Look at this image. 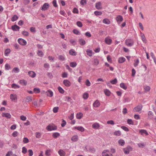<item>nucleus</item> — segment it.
<instances>
[{
    "label": "nucleus",
    "mask_w": 156,
    "mask_h": 156,
    "mask_svg": "<svg viewBox=\"0 0 156 156\" xmlns=\"http://www.w3.org/2000/svg\"><path fill=\"white\" fill-rule=\"evenodd\" d=\"M58 153L60 156H65L66 154L65 152L62 149H60L58 151Z\"/></svg>",
    "instance_id": "2eb2a0df"
},
{
    "label": "nucleus",
    "mask_w": 156,
    "mask_h": 156,
    "mask_svg": "<svg viewBox=\"0 0 156 156\" xmlns=\"http://www.w3.org/2000/svg\"><path fill=\"white\" fill-rule=\"evenodd\" d=\"M20 83L21 84L26 85L27 84V82L24 80H20Z\"/></svg>",
    "instance_id": "7c9ffc66"
},
{
    "label": "nucleus",
    "mask_w": 156,
    "mask_h": 156,
    "mask_svg": "<svg viewBox=\"0 0 156 156\" xmlns=\"http://www.w3.org/2000/svg\"><path fill=\"white\" fill-rule=\"evenodd\" d=\"M58 59L61 61H64L65 59V57L64 56L62 55H60L58 56Z\"/></svg>",
    "instance_id": "680f3d73"
},
{
    "label": "nucleus",
    "mask_w": 156,
    "mask_h": 156,
    "mask_svg": "<svg viewBox=\"0 0 156 156\" xmlns=\"http://www.w3.org/2000/svg\"><path fill=\"white\" fill-rule=\"evenodd\" d=\"M5 70H8L10 69L11 67L8 63H6L5 65Z\"/></svg>",
    "instance_id": "79ce46f5"
},
{
    "label": "nucleus",
    "mask_w": 156,
    "mask_h": 156,
    "mask_svg": "<svg viewBox=\"0 0 156 156\" xmlns=\"http://www.w3.org/2000/svg\"><path fill=\"white\" fill-rule=\"evenodd\" d=\"M10 98L12 101H15V100L17 99L16 95L14 94H12L10 95Z\"/></svg>",
    "instance_id": "5701e85b"
},
{
    "label": "nucleus",
    "mask_w": 156,
    "mask_h": 156,
    "mask_svg": "<svg viewBox=\"0 0 156 156\" xmlns=\"http://www.w3.org/2000/svg\"><path fill=\"white\" fill-rule=\"evenodd\" d=\"M37 54L40 57H43L44 55V54L41 51H38Z\"/></svg>",
    "instance_id": "8fccbe9b"
},
{
    "label": "nucleus",
    "mask_w": 156,
    "mask_h": 156,
    "mask_svg": "<svg viewBox=\"0 0 156 156\" xmlns=\"http://www.w3.org/2000/svg\"><path fill=\"white\" fill-rule=\"evenodd\" d=\"M104 92L106 96H109L111 94V92L108 89L105 90Z\"/></svg>",
    "instance_id": "473e14b6"
},
{
    "label": "nucleus",
    "mask_w": 156,
    "mask_h": 156,
    "mask_svg": "<svg viewBox=\"0 0 156 156\" xmlns=\"http://www.w3.org/2000/svg\"><path fill=\"white\" fill-rule=\"evenodd\" d=\"M142 106L141 105H139L133 109V111L135 112H139L142 109Z\"/></svg>",
    "instance_id": "0eeeda50"
},
{
    "label": "nucleus",
    "mask_w": 156,
    "mask_h": 156,
    "mask_svg": "<svg viewBox=\"0 0 156 156\" xmlns=\"http://www.w3.org/2000/svg\"><path fill=\"white\" fill-rule=\"evenodd\" d=\"M63 83L67 87H69L71 84L70 82L67 80H65L63 81Z\"/></svg>",
    "instance_id": "1a4fd4ad"
},
{
    "label": "nucleus",
    "mask_w": 156,
    "mask_h": 156,
    "mask_svg": "<svg viewBox=\"0 0 156 156\" xmlns=\"http://www.w3.org/2000/svg\"><path fill=\"white\" fill-rule=\"evenodd\" d=\"M102 156H113L112 154L109 153L108 150H104L102 153Z\"/></svg>",
    "instance_id": "423d86ee"
},
{
    "label": "nucleus",
    "mask_w": 156,
    "mask_h": 156,
    "mask_svg": "<svg viewBox=\"0 0 156 156\" xmlns=\"http://www.w3.org/2000/svg\"><path fill=\"white\" fill-rule=\"evenodd\" d=\"M96 8L98 9H101V3L100 2L96 3L95 5Z\"/></svg>",
    "instance_id": "393cba45"
},
{
    "label": "nucleus",
    "mask_w": 156,
    "mask_h": 156,
    "mask_svg": "<svg viewBox=\"0 0 156 156\" xmlns=\"http://www.w3.org/2000/svg\"><path fill=\"white\" fill-rule=\"evenodd\" d=\"M34 92L35 93L37 94L40 92V90L39 88H34L33 89Z\"/></svg>",
    "instance_id": "a19ab883"
},
{
    "label": "nucleus",
    "mask_w": 156,
    "mask_h": 156,
    "mask_svg": "<svg viewBox=\"0 0 156 156\" xmlns=\"http://www.w3.org/2000/svg\"><path fill=\"white\" fill-rule=\"evenodd\" d=\"M78 136L77 135H75L73 136L71 138V140L73 142L77 141L78 140Z\"/></svg>",
    "instance_id": "4be33fe9"
},
{
    "label": "nucleus",
    "mask_w": 156,
    "mask_h": 156,
    "mask_svg": "<svg viewBox=\"0 0 156 156\" xmlns=\"http://www.w3.org/2000/svg\"><path fill=\"white\" fill-rule=\"evenodd\" d=\"M73 32L74 34L76 35H79L80 34V33L79 31L76 29H74L73 30Z\"/></svg>",
    "instance_id": "bf43d9fd"
},
{
    "label": "nucleus",
    "mask_w": 156,
    "mask_h": 156,
    "mask_svg": "<svg viewBox=\"0 0 156 156\" xmlns=\"http://www.w3.org/2000/svg\"><path fill=\"white\" fill-rule=\"evenodd\" d=\"M123 151L124 152L125 154H128L129 153V150L128 147L123 148Z\"/></svg>",
    "instance_id": "c756f323"
},
{
    "label": "nucleus",
    "mask_w": 156,
    "mask_h": 156,
    "mask_svg": "<svg viewBox=\"0 0 156 156\" xmlns=\"http://www.w3.org/2000/svg\"><path fill=\"white\" fill-rule=\"evenodd\" d=\"M58 107H56L53 108V111L55 113H56L58 112Z\"/></svg>",
    "instance_id": "6e6d98bb"
},
{
    "label": "nucleus",
    "mask_w": 156,
    "mask_h": 156,
    "mask_svg": "<svg viewBox=\"0 0 156 156\" xmlns=\"http://www.w3.org/2000/svg\"><path fill=\"white\" fill-rule=\"evenodd\" d=\"M120 87L125 90H126L127 88V87L124 83H121L120 84Z\"/></svg>",
    "instance_id": "cd10ccee"
},
{
    "label": "nucleus",
    "mask_w": 156,
    "mask_h": 156,
    "mask_svg": "<svg viewBox=\"0 0 156 156\" xmlns=\"http://www.w3.org/2000/svg\"><path fill=\"white\" fill-rule=\"evenodd\" d=\"M148 117L149 119H153L154 114L151 111H149L148 114Z\"/></svg>",
    "instance_id": "dca6fc26"
},
{
    "label": "nucleus",
    "mask_w": 156,
    "mask_h": 156,
    "mask_svg": "<svg viewBox=\"0 0 156 156\" xmlns=\"http://www.w3.org/2000/svg\"><path fill=\"white\" fill-rule=\"evenodd\" d=\"M52 4L55 7H57L58 5L57 3V2L56 0H54L52 2Z\"/></svg>",
    "instance_id": "e2e57ef3"
},
{
    "label": "nucleus",
    "mask_w": 156,
    "mask_h": 156,
    "mask_svg": "<svg viewBox=\"0 0 156 156\" xmlns=\"http://www.w3.org/2000/svg\"><path fill=\"white\" fill-rule=\"evenodd\" d=\"M2 116L3 117H5L8 119L10 118L11 117V115L9 113H3Z\"/></svg>",
    "instance_id": "a211bd4d"
},
{
    "label": "nucleus",
    "mask_w": 156,
    "mask_h": 156,
    "mask_svg": "<svg viewBox=\"0 0 156 156\" xmlns=\"http://www.w3.org/2000/svg\"><path fill=\"white\" fill-rule=\"evenodd\" d=\"M58 90L59 92L61 94H63L64 93L65 91L61 87L59 86L58 87Z\"/></svg>",
    "instance_id": "ea45409f"
},
{
    "label": "nucleus",
    "mask_w": 156,
    "mask_h": 156,
    "mask_svg": "<svg viewBox=\"0 0 156 156\" xmlns=\"http://www.w3.org/2000/svg\"><path fill=\"white\" fill-rule=\"evenodd\" d=\"M100 105V103L98 100H96L93 103V106L95 108L98 107Z\"/></svg>",
    "instance_id": "f3484780"
},
{
    "label": "nucleus",
    "mask_w": 156,
    "mask_h": 156,
    "mask_svg": "<svg viewBox=\"0 0 156 156\" xmlns=\"http://www.w3.org/2000/svg\"><path fill=\"white\" fill-rule=\"evenodd\" d=\"M139 133L143 136L144 135L146 136L149 135V133L145 129H140L139 130Z\"/></svg>",
    "instance_id": "39448f33"
},
{
    "label": "nucleus",
    "mask_w": 156,
    "mask_h": 156,
    "mask_svg": "<svg viewBox=\"0 0 156 156\" xmlns=\"http://www.w3.org/2000/svg\"><path fill=\"white\" fill-rule=\"evenodd\" d=\"M139 62V59H137L136 61H135L134 63V65L135 67L137 66Z\"/></svg>",
    "instance_id": "4d7b16f0"
},
{
    "label": "nucleus",
    "mask_w": 156,
    "mask_h": 156,
    "mask_svg": "<svg viewBox=\"0 0 156 156\" xmlns=\"http://www.w3.org/2000/svg\"><path fill=\"white\" fill-rule=\"evenodd\" d=\"M79 42L80 44L81 45H83L85 44V41L83 39H80L79 40Z\"/></svg>",
    "instance_id": "c85d7f7f"
},
{
    "label": "nucleus",
    "mask_w": 156,
    "mask_h": 156,
    "mask_svg": "<svg viewBox=\"0 0 156 156\" xmlns=\"http://www.w3.org/2000/svg\"><path fill=\"white\" fill-rule=\"evenodd\" d=\"M94 64L95 65H97L99 63L98 60L97 58H95L93 60Z\"/></svg>",
    "instance_id": "de8ad7c7"
},
{
    "label": "nucleus",
    "mask_w": 156,
    "mask_h": 156,
    "mask_svg": "<svg viewBox=\"0 0 156 156\" xmlns=\"http://www.w3.org/2000/svg\"><path fill=\"white\" fill-rule=\"evenodd\" d=\"M103 22L104 23L106 24H109L110 23V21L107 19H103Z\"/></svg>",
    "instance_id": "f704fd0d"
},
{
    "label": "nucleus",
    "mask_w": 156,
    "mask_h": 156,
    "mask_svg": "<svg viewBox=\"0 0 156 156\" xmlns=\"http://www.w3.org/2000/svg\"><path fill=\"white\" fill-rule=\"evenodd\" d=\"M87 2L86 0H81L80 2V3L81 5H84L86 4Z\"/></svg>",
    "instance_id": "338daca9"
},
{
    "label": "nucleus",
    "mask_w": 156,
    "mask_h": 156,
    "mask_svg": "<svg viewBox=\"0 0 156 156\" xmlns=\"http://www.w3.org/2000/svg\"><path fill=\"white\" fill-rule=\"evenodd\" d=\"M126 61V58L123 57L119 58L118 59V62L119 63H122Z\"/></svg>",
    "instance_id": "b1692460"
},
{
    "label": "nucleus",
    "mask_w": 156,
    "mask_h": 156,
    "mask_svg": "<svg viewBox=\"0 0 156 156\" xmlns=\"http://www.w3.org/2000/svg\"><path fill=\"white\" fill-rule=\"evenodd\" d=\"M69 53L70 55L73 56H76V52L73 49H71L69 51Z\"/></svg>",
    "instance_id": "412c9836"
},
{
    "label": "nucleus",
    "mask_w": 156,
    "mask_h": 156,
    "mask_svg": "<svg viewBox=\"0 0 156 156\" xmlns=\"http://www.w3.org/2000/svg\"><path fill=\"white\" fill-rule=\"evenodd\" d=\"M11 52L10 49L9 48H7L5 51V56H8L9 54Z\"/></svg>",
    "instance_id": "a878e982"
},
{
    "label": "nucleus",
    "mask_w": 156,
    "mask_h": 156,
    "mask_svg": "<svg viewBox=\"0 0 156 156\" xmlns=\"http://www.w3.org/2000/svg\"><path fill=\"white\" fill-rule=\"evenodd\" d=\"M49 4L48 3H44L41 7V10L42 11L47 10L49 7Z\"/></svg>",
    "instance_id": "20e7f679"
},
{
    "label": "nucleus",
    "mask_w": 156,
    "mask_h": 156,
    "mask_svg": "<svg viewBox=\"0 0 156 156\" xmlns=\"http://www.w3.org/2000/svg\"><path fill=\"white\" fill-rule=\"evenodd\" d=\"M105 43L107 44L110 45L111 44L112 41L110 38V37L108 36L106 37L105 39Z\"/></svg>",
    "instance_id": "f03ea898"
},
{
    "label": "nucleus",
    "mask_w": 156,
    "mask_h": 156,
    "mask_svg": "<svg viewBox=\"0 0 156 156\" xmlns=\"http://www.w3.org/2000/svg\"><path fill=\"white\" fill-rule=\"evenodd\" d=\"M29 75L32 78H34L36 76L35 73L33 71H29L28 72Z\"/></svg>",
    "instance_id": "ddd939ff"
},
{
    "label": "nucleus",
    "mask_w": 156,
    "mask_h": 156,
    "mask_svg": "<svg viewBox=\"0 0 156 156\" xmlns=\"http://www.w3.org/2000/svg\"><path fill=\"white\" fill-rule=\"evenodd\" d=\"M20 70V69L18 67H15L13 69L12 71L15 73H18L19 72Z\"/></svg>",
    "instance_id": "c9c22d12"
},
{
    "label": "nucleus",
    "mask_w": 156,
    "mask_h": 156,
    "mask_svg": "<svg viewBox=\"0 0 156 156\" xmlns=\"http://www.w3.org/2000/svg\"><path fill=\"white\" fill-rule=\"evenodd\" d=\"M12 87L14 89L19 88H20V86L14 83L12 85Z\"/></svg>",
    "instance_id": "603ef678"
},
{
    "label": "nucleus",
    "mask_w": 156,
    "mask_h": 156,
    "mask_svg": "<svg viewBox=\"0 0 156 156\" xmlns=\"http://www.w3.org/2000/svg\"><path fill=\"white\" fill-rule=\"evenodd\" d=\"M60 135V134L59 133L56 132L53 133L52 136L53 137L56 138L58 137Z\"/></svg>",
    "instance_id": "2f4dec72"
},
{
    "label": "nucleus",
    "mask_w": 156,
    "mask_h": 156,
    "mask_svg": "<svg viewBox=\"0 0 156 156\" xmlns=\"http://www.w3.org/2000/svg\"><path fill=\"white\" fill-rule=\"evenodd\" d=\"M18 41L20 44L22 45H25L27 43L26 41L22 38H19Z\"/></svg>",
    "instance_id": "7ed1b4c3"
},
{
    "label": "nucleus",
    "mask_w": 156,
    "mask_h": 156,
    "mask_svg": "<svg viewBox=\"0 0 156 156\" xmlns=\"http://www.w3.org/2000/svg\"><path fill=\"white\" fill-rule=\"evenodd\" d=\"M74 128L81 131V132H84L85 130L84 128L81 126H75L74 127Z\"/></svg>",
    "instance_id": "4468645a"
},
{
    "label": "nucleus",
    "mask_w": 156,
    "mask_h": 156,
    "mask_svg": "<svg viewBox=\"0 0 156 156\" xmlns=\"http://www.w3.org/2000/svg\"><path fill=\"white\" fill-rule=\"evenodd\" d=\"M23 142L24 143H27L29 142V140L28 139L27 137H24L23 139Z\"/></svg>",
    "instance_id": "774afa93"
},
{
    "label": "nucleus",
    "mask_w": 156,
    "mask_h": 156,
    "mask_svg": "<svg viewBox=\"0 0 156 156\" xmlns=\"http://www.w3.org/2000/svg\"><path fill=\"white\" fill-rule=\"evenodd\" d=\"M51 151L50 149L47 150L45 152V154L47 156H50L51 154Z\"/></svg>",
    "instance_id": "e433bc0d"
},
{
    "label": "nucleus",
    "mask_w": 156,
    "mask_h": 156,
    "mask_svg": "<svg viewBox=\"0 0 156 156\" xmlns=\"http://www.w3.org/2000/svg\"><path fill=\"white\" fill-rule=\"evenodd\" d=\"M118 143L121 146H123L125 144V142L123 140L120 139L118 141Z\"/></svg>",
    "instance_id": "72a5a7b5"
},
{
    "label": "nucleus",
    "mask_w": 156,
    "mask_h": 156,
    "mask_svg": "<svg viewBox=\"0 0 156 156\" xmlns=\"http://www.w3.org/2000/svg\"><path fill=\"white\" fill-rule=\"evenodd\" d=\"M57 128V127L56 126L53 125H49L46 127V129L49 131L56 130Z\"/></svg>",
    "instance_id": "f257e3e1"
},
{
    "label": "nucleus",
    "mask_w": 156,
    "mask_h": 156,
    "mask_svg": "<svg viewBox=\"0 0 156 156\" xmlns=\"http://www.w3.org/2000/svg\"><path fill=\"white\" fill-rule=\"evenodd\" d=\"M12 29L14 31H19L20 27L16 25H15L12 26L11 27Z\"/></svg>",
    "instance_id": "9b49d317"
},
{
    "label": "nucleus",
    "mask_w": 156,
    "mask_h": 156,
    "mask_svg": "<svg viewBox=\"0 0 156 156\" xmlns=\"http://www.w3.org/2000/svg\"><path fill=\"white\" fill-rule=\"evenodd\" d=\"M114 134L117 136H120L121 135V132L119 130L116 131L114 132Z\"/></svg>",
    "instance_id": "49530a36"
},
{
    "label": "nucleus",
    "mask_w": 156,
    "mask_h": 156,
    "mask_svg": "<svg viewBox=\"0 0 156 156\" xmlns=\"http://www.w3.org/2000/svg\"><path fill=\"white\" fill-rule=\"evenodd\" d=\"M117 79L116 78H115L114 80H112L110 81V83L113 84H115L117 83Z\"/></svg>",
    "instance_id": "5fc2aeb1"
},
{
    "label": "nucleus",
    "mask_w": 156,
    "mask_h": 156,
    "mask_svg": "<svg viewBox=\"0 0 156 156\" xmlns=\"http://www.w3.org/2000/svg\"><path fill=\"white\" fill-rule=\"evenodd\" d=\"M77 25L79 27H82L83 26V24L81 22L78 21L76 22Z\"/></svg>",
    "instance_id": "13d9d810"
},
{
    "label": "nucleus",
    "mask_w": 156,
    "mask_h": 156,
    "mask_svg": "<svg viewBox=\"0 0 156 156\" xmlns=\"http://www.w3.org/2000/svg\"><path fill=\"white\" fill-rule=\"evenodd\" d=\"M89 151L91 152L94 153L95 152V150L94 148L92 147H89Z\"/></svg>",
    "instance_id": "052dcab7"
},
{
    "label": "nucleus",
    "mask_w": 156,
    "mask_h": 156,
    "mask_svg": "<svg viewBox=\"0 0 156 156\" xmlns=\"http://www.w3.org/2000/svg\"><path fill=\"white\" fill-rule=\"evenodd\" d=\"M32 100V97L30 96L27 97L26 98V101L30 102Z\"/></svg>",
    "instance_id": "0e129e2a"
},
{
    "label": "nucleus",
    "mask_w": 156,
    "mask_h": 156,
    "mask_svg": "<svg viewBox=\"0 0 156 156\" xmlns=\"http://www.w3.org/2000/svg\"><path fill=\"white\" fill-rule=\"evenodd\" d=\"M116 19L119 23H120L123 20L122 17L121 15H119L116 17Z\"/></svg>",
    "instance_id": "9d476101"
},
{
    "label": "nucleus",
    "mask_w": 156,
    "mask_h": 156,
    "mask_svg": "<svg viewBox=\"0 0 156 156\" xmlns=\"http://www.w3.org/2000/svg\"><path fill=\"white\" fill-rule=\"evenodd\" d=\"M83 114L81 112H79L76 115V117L78 119H80L83 117Z\"/></svg>",
    "instance_id": "bb28decb"
},
{
    "label": "nucleus",
    "mask_w": 156,
    "mask_h": 156,
    "mask_svg": "<svg viewBox=\"0 0 156 156\" xmlns=\"http://www.w3.org/2000/svg\"><path fill=\"white\" fill-rule=\"evenodd\" d=\"M87 55L90 56H91L92 55V51L91 50L87 49L86 51Z\"/></svg>",
    "instance_id": "c03bdc74"
},
{
    "label": "nucleus",
    "mask_w": 156,
    "mask_h": 156,
    "mask_svg": "<svg viewBox=\"0 0 156 156\" xmlns=\"http://www.w3.org/2000/svg\"><path fill=\"white\" fill-rule=\"evenodd\" d=\"M45 93L46 94L47 96L49 97H51L53 96V93L51 90H48L47 91L45 92Z\"/></svg>",
    "instance_id": "f8f14e48"
},
{
    "label": "nucleus",
    "mask_w": 156,
    "mask_h": 156,
    "mask_svg": "<svg viewBox=\"0 0 156 156\" xmlns=\"http://www.w3.org/2000/svg\"><path fill=\"white\" fill-rule=\"evenodd\" d=\"M127 122L129 125H134V122L131 119H128Z\"/></svg>",
    "instance_id": "3c124183"
},
{
    "label": "nucleus",
    "mask_w": 156,
    "mask_h": 156,
    "mask_svg": "<svg viewBox=\"0 0 156 156\" xmlns=\"http://www.w3.org/2000/svg\"><path fill=\"white\" fill-rule=\"evenodd\" d=\"M125 43L129 47L132 46L134 44L133 42L132 41H131L130 40H126Z\"/></svg>",
    "instance_id": "6e6552de"
},
{
    "label": "nucleus",
    "mask_w": 156,
    "mask_h": 156,
    "mask_svg": "<svg viewBox=\"0 0 156 156\" xmlns=\"http://www.w3.org/2000/svg\"><path fill=\"white\" fill-rule=\"evenodd\" d=\"M36 137L37 138H40L41 137V134L40 132H37L36 133Z\"/></svg>",
    "instance_id": "09e8293b"
},
{
    "label": "nucleus",
    "mask_w": 156,
    "mask_h": 156,
    "mask_svg": "<svg viewBox=\"0 0 156 156\" xmlns=\"http://www.w3.org/2000/svg\"><path fill=\"white\" fill-rule=\"evenodd\" d=\"M140 34L142 40L144 43H146L147 42V41L144 34L142 32H140Z\"/></svg>",
    "instance_id": "6ab92c4d"
},
{
    "label": "nucleus",
    "mask_w": 156,
    "mask_h": 156,
    "mask_svg": "<svg viewBox=\"0 0 156 156\" xmlns=\"http://www.w3.org/2000/svg\"><path fill=\"white\" fill-rule=\"evenodd\" d=\"M144 88L145 91L147 92L149 91L151 89L150 87L148 86H144Z\"/></svg>",
    "instance_id": "a18cd8bd"
},
{
    "label": "nucleus",
    "mask_w": 156,
    "mask_h": 156,
    "mask_svg": "<svg viewBox=\"0 0 156 156\" xmlns=\"http://www.w3.org/2000/svg\"><path fill=\"white\" fill-rule=\"evenodd\" d=\"M18 18V16L17 15H15L13 16V17L12 18L11 20L12 21L14 22Z\"/></svg>",
    "instance_id": "4c0bfd02"
},
{
    "label": "nucleus",
    "mask_w": 156,
    "mask_h": 156,
    "mask_svg": "<svg viewBox=\"0 0 156 156\" xmlns=\"http://www.w3.org/2000/svg\"><path fill=\"white\" fill-rule=\"evenodd\" d=\"M121 127L122 129H123V130L126 131L128 132L129 131V130L128 129V128L125 126H121Z\"/></svg>",
    "instance_id": "864d4df0"
},
{
    "label": "nucleus",
    "mask_w": 156,
    "mask_h": 156,
    "mask_svg": "<svg viewBox=\"0 0 156 156\" xmlns=\"http://www.w3.org/2000/svg\"><path fill=\"white\" fill-rule=\"evenodd\" d=\"M77 65V63L76 62H70V66L73 68H74Z\"/></svg>",
    "instance_id": "58836bf2"
},
{
    "label": "nucleus",
    "mask_w": 156,
    "mask_h": 156,
    "mask_svg": "<svg viewBox=\"0 0 156 156\" xmlns=\"http://www.w3.org/2000/svg\"><path fill=\"white\" fill-rule=\"evenodd\" d=\"M22 34L26 36H28L29 35V33L26 31H23L22 33Z\"/></svg>",
    "instance_id": "69168bd1"
},
{
    "label": "nucleus",
    "mask_w": 156,
    "mask_h": 156,
    "mask_svg": "<svg viewBox=\"0 0 156 156\" xmlns=\"http://www.w3.org/2000/svg\"><path fill=\"white\" fill-rule=\"evenodd\" d=\"M93 128L94 129H98L100 127V125L97 123H95L92 125Z\"/></svg>",
    "instance_id": "aec40b11"
},
{
    "label": "nucleus",
    "mask_w": 156,
    "mask_h": 156,
    "mask_svg": "<svg viewBox=\"0 0 156 156\" xmlns=\"http://www.w3.org/2000/svg\"><path fill=\"white\" fill-rule=\"evenodd\" d=\"M89 94L87 93H84L83 95V97L84 99H87L88 98Z\"/></svg>",
    "instance_id": "37998d69"
}]
</instances>
